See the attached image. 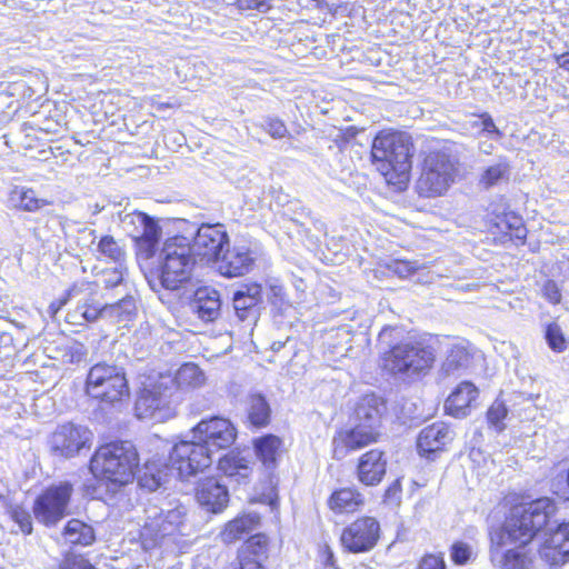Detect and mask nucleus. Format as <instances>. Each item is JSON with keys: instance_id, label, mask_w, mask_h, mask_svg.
<instances>
[{"instance_id": "1", "label": "nucleus", "mask_w": 569, "mask_h": 569, "mask_svg": "<svg viewBox=\"0 0 569 569\" xmlns=\"http://www.w3.org/2000/svg\"><path fill=\"white\" fill-rule=\"evenodd\" d=\"M557 510L555 501L547 497L512 507L503 523L500 543L523 547L543 531L540 558L551 567L563 566L569 560V523L558 522Z\"/></svg>"}, {"instance_id": "2", "label": "nucleus", "mask_w": 569, "mask_h": 569, "mask_svg": "<svg viewBox=\"0 0 569 569\" xmlns=\"http://www.w3.org/2000/svg\"><path fill=\"white\" fill-rule=\"evenodd\" d=\"M192 440L180 441L170 451L173 470L180 477H193L212 463V455L229 448L236 440L237 430L222 417L202 419L191 430Z\"/></svg>"}, {"instance_id": "3", "label": "nucleus", "mask_w": 569, "mask_h": 569, "mask_svg": "<svg viewBox=\"0 0 569 569\" xmlns=\"http://www.w3.org/2000/svg\"><path fill=\"white\" fill-rule=\"evenodd\" d=\"M180 396L176 395V383L171 375L148 377L134 403L136 416L140 420L164 422L177 415Z\"/></svg>"}, {"instance_id": "4", "label": "nucleus", "mask_w": 569, "mask_h": 569, "mask_svg": "<svg viewBox=\"0 0 569 569\" xmlns=\"http://www.w3.org/2000/svg\"><path fill=\"white\" fill-rule=\"evenodd\" d=\"M412 156L413 143L407 132L382 130L372 141L371 160L383 177L391 172L398 177L409 174Z\"/></svg>"}, {"instance_id": "5", "label": "nucleus", "mask_w": 569, "mask_h": 569, "mask_svg": "<svg viewBox=\"0 0 569 569\" xmlns=\"http://www.w3.org/2000/svg\"><path fill=\"white\" fill-rule=\"evenodd\" d=\"M139 466V456L130 441L101 446L91 459V469L99 471L114 488L131 482Z\"/></svg>"}, {"instance_id": "6", "label": "nucleus", "mask_w": 569, "mask_h": 569, "mask_svg": "<svg viewBox=\"0 0 569 569\" xmlns=\"http://www.w3.org/2000/svg\"><path fill=\"white\" fill-rule=\"evenodd\" d=\"M435 351L421 342H402L393 346L383 357V367L401 379H415L427 373L435 362Z\"/></svg>"}, {"instance_id": "7", "label": "nucleus", "mask_w": 569, "mask_h": 569, "mask_svg": "<svg viewBox=\"0 0 569 569\" xmlns=\"http://www.w3.org/2000/svg\"><path fill=\"white\" fill-rule=\"evenodd\" d=\"M86 391L90 397L104 402L120 401L129 396L124 370L107 362L96 363L88 372Z\"/></svg>"}, {"instance_id": "8", "label": "nucleus", "mask_w": 569, "mask_h": 569, "mask_svg": "<svg viewBox=\"0 0 569 569\" xmlns=\"http://www.w3.org/2000/svg\"><path fill=\"white\" fill-rule=\"evenodd\" d=\"M146 512L147 520L141 530V543L146 550L161 547L167 540H171L179 531L186 515L182 507L164 511L152 506Z\"/></svg>"}, {"instance_id": "9", "label": "nucleus", "mask_w": 569, "mask_h": 569, "mask_svg": "<svg viewBox=\"0 0 569 569\" xmlns=\"http://www.w3.org/2000/svg\"><path fill=\"white\" fill-rule=\"evenodd\" d=\"M121 226L134 241L138 261H148L154 257L162 234L154 218L143 212L126 213L121 218Z\"/></svg>"}, {"instance_id": "10", "label": "nucleus", "mask_w": 569, "mask_h": 569, "mask_svg": "<svg viewBox=\"0 0 569 569\" xmlns=\"http://www.w3.org/2000/svg\"><path fill=\"white\" fill-rule=\"evenodd\" d=\"M73 492L68 481L51 485L33 502V515L38 522L54 527L67 516V509Z\"/></svg>"}, {"instance_id": "11", "label": "nucleus", "mask_w": 569, "mask_h": 569, "mask_svg": "<svg viewBox=\"0 0 569 569\" xmlns=\"http://www.w3.org/2000/svg\"><path fill=\"white\" fill-rule=\"evenodd\" d=\"M93 292L92 283L81 281L76 282L66 293V297L53 301L50 305V310L52 313H57L68 301L76 299L77 307L74 311L71 313V317L79 325L83 322H92L96 321L99 316L108 312V305L106 303L101 307L98 303L89 302L87 297L91 296Z\"/></svg>"}, {"instance_id": "12", "label": "nucleus", "mask_w": 569, "mask_h": 569, "mask_svg": "<svg viewBox=\"0 0 569 569\" xmlns=\"http://www.w3.org/2000/svg\"><path fill=\"white\" fill-rule=\"evenodd\" d=\"M92 432L82 425L72 422L57 427L50 438V448L56 456L72 458L92 445Z\"/></svg>"}, {"instance_id": "13", "label": "nucleus", "mask_w": 569, "mask_h": 569, "mask_svg": "<svg viewBox=\"0 0 569 569\" xmlns=\"http://www.w3.org/2000/svg\"><path fill=\"white\" fill-rule=\"evenodd\" d=\"M380 538L379 521L369 516L360 517L348 525L341 533L342 547L352 553L372 550Z\"/></svg>"}, {"instance_id": "14", "label": "nucleus", "mask_w": 569, "mask_h": 569, "mask_svg": "<svg viewBox=\"0 0 569 569\" xmlns=\"http://www.w3.org/2000/svg\"><path fill=\"white\" fill-rule=\"evenodd\" d=\"M229 237L221 224H202L192 238L191 247L196 257L217 260L228 247Z\"/></svg>"}, {"instance_id": "15", "label": "nucleus", "mask_w": 569, "mask_h": 569, "mask_svg": "<svg viewBox=\"0 0 569 569\" xmlns=\"http://www.w3.org/2000/svg\"><path fill=\"white\" fill-rule=\"evenodd\" d=\"M262 287L259 283L241 286L233 292L232 306L239 321L254 325L262 309Z\"/></svg>"}, {"instance_id": "16", "label": "nucleus", "mask_w": 569, "mask_h": 569, "mask_svg": "<svg viewBox=\"0 0 569 569\" xmlns=\"http://www.w3.org/2000/svg\"><path fill=\"white\" fill-rule=\"evenodd\" d=\"M256 253L246 246H229L216 260L219 273L226 278L241 277L250 272L254 266Z\"/></svg>"}, {"instance_id": "17", "label": "nucleus", "mask_w": 569, "mask_h": 569, "mask_svg": "<svg viewBox=\"0 0 569 569\" xmlns=\"http://www.w3.org/2000/svg\"><path fill=\"white\" fill-rule=\"evenodd\" d=\"M453 440V431L445 422H435L425 427L418 436L417 448L420 456H431L445 449Z\"/></svg>"}, {"instance_id": "18", "label": "nucleus", "mask_w": 569, "mask_h": 569, "mask_svg": "<svg viewBox=\"0 0 569 569\" xmlns=\"http://www.w3.org/2000/svg\"><path fill=\"white\" fill-rule=\"evenodd\" d=\"M196 497L200 506L212 513L221 512L229 502L227 485L212 477L198 485Z\"/></svg>"}, {"instance_id": "19", "label": "nucleus", "mask_w": 569, "mask_h": 569, "mask_svg": "<svg viewBox=\"0 0 569 569\" xmlns=\"http://www.w3.org/2000/svg\"><path fill=\"white\" fill-rule=\"evenodd\" d=\"M221 298L211 287L198 288L189 303L191 312L206 323L216 321L221 313Z\"/></svg>"}, {"instance_id": "20", "label": "nucleus", "mask_w": 569, "mask_h": 569, "mask_svg": "<svg viewBox=\"0 0 569 569\" xmlns=\"http://www.w3.org/2000/svg\"><path fill=\"white\" fill-rule=\"evenodd\" d=\"M459 161L447 150H432L425 154L421 163V177L453 178L458 173Z\"/></svg>"}, {"instance_id": "21", "label": "nucleus", "mask_w": 569, "mask_h": 569, "mask_svg": "<svg viewBox=\"0 0 569 569\" xmlns=\"http://www.w3.org/2000/svg\"><path fill=\"white\" fill-rule=\"evenodd\" d=\"M387 470V459L381 450L373 449L363 453L357 465V479L365 486L379 485Z\"/></svg>"}, {"instance_id": "22", "label": "nucleus", "mask_w": 569, "mask_h": 569, "mask_svg": "<svg viewBox=\"0 0 569 569\" xmlns=\"http://www.w3.org/2000/svg\"><path fill=\"white\" fill-rule=\"evenodd\" d=\"M196 263L158 258L157 276L167 290H178L191 278Z\"/></svg>"}, {"instance_id": "23", "label": "nucleus", "mask_w": 569, "mask_h": 569, "mask_svg": "<svg viewBox=\"0 0 569 569\" xmlns=\"http://www.w3.org/2000/svg\"><path fill=\"white\" fill-rule=\"evenodd\" d=\"M377 438V431L356 423L353 428L340 432L339 436L333 439L335 456L343 458L349 450H359L376 442Z\"/></svg>"}, {"instance_id": "24", "label": "nucleus", "mask_w": 569, "mask_h": 569, "mask_svg": "<svg viewBox=\"0 0 569 569\" xmlns=\"http://www.w3.org/2000/svg\"><path fill=\"white\" fill-rule=\"evenodd\" d=\"M385 409V402L380 397L373 393L366 395L355 407L353 420L360 426L377 431Z\"/></svg>"}, {"instance_id": "25", "label": "nucleus", "mask_w": 569, "mask_h": 569, "mask_svg": "<svg viewBox=\"0 0 569 569\" xmlns=\"http://www.w3.org/2000/svg\"><path fill=\"white\" fill-rule=\"evenodd\" d=\"M168 463H164L162 468H158L156 462H147L144 465L142 473L138 477V483L141 488L148 491H156L161 486L169 481L170 477L188 481L190 477H180L177 473V469L173 470L172 461L168 458Z\"/></svg>"}, {"instance_id": "26", "label": "nucleus", "mask_w": 569, "mask_h": 569, "mask_svg": "<svg viewBox=\"0 0 569 569\" xmlns=\"http://www.w3.org/2000/svg\"><path fill=\"white\" fill-rule=\"evenodd\" d=\"M219 470L230 483H247L252 473L251 461L239 452H230L219 459Z\"/></svg>"}, {"instance_id": "27", "label": "nucleus", "mask_w": 569, "mask_h": 569, "mask_svg": "<svg viewBox=\"0 0 569 569\" xmlns=\"http://www.w3.org/2000/svg\"><path fill=\"white\" fill-rule=\"evenodd\" d=\"M477 397L478 389L471 382H461L447 398L446 412L456 418L465 417Z\"/></svg>"}, {"instance_id": "28", "label": "nucleus", "mask_w": 569, "mask_h": 569, "mask_svg": "<svg viewBox=\"0 0 569 569\" xmlns=\"http://www.w3.org/2000/svg\"><path fill=\"white\" fill-rule=\"evenodd\" d=\"M158 258L196 263L197 257L188 237L174 236L164 241Z\"/></svg>"}, {"instance_id": "29", "label": "nucleus", "mask_w": 569, "mask_h": 569, "mask_svg": "<svg viewBox=\"0 0 569 569\" xmlns=\"http://www.w3.org/2000/svg\"><path fill=\"white\" fill-rule=\"evenodd\" d=\"M363 505L365 498L356 488L335 490L328 500L329 508L336 513H352Z\"/></svg>"}, {"instance_id": "30", "label": "nucleus", "mask_w": 569, "mask_h": 569, "mask_svg": "<svg viewBox=\"0 0 569 569\" xmlns=\"http://www.w3.org/2000/svg\"><path fill=\"white\" fill-rule=\"evenodd\" d=\"M489 209L496 217L495 224L498 229L502 232L509 233L512 238L519 240L526 239L527 229L519 214L512 211H507L506 207H503L502 210H499L498 208H495L493 204H490Z\"/></svg>"}, {"instance_id": "31", "label": "nucleus", "mask_w": 569, "mask_h": 569, "mask_svg": "<svg viewBox=\"0 0 569 569\" xmlns=\"http://www.w3.org/2000/svg\"><path fill=\"white\" fill-rule=\"evenodd\" d=\"M66 543L72 546H90L96 540V531L93 527L80 519H70L62 531Z\"/></svg>"}, {"instance_id": "32", "label": "nucleus", "mask_w": 569, "mask_h": 569, "mask_svg": "<svg viewBox=\"0 0 569 569\" xmlns=\"http://www.w3.org/2000/svg\"><path fill=\"white\" fill-rule=\"evenodd\" d=\"M246 411L248 420L254 427H266L270 422L271 408L262 393H250L247 397Z\"/></svg>"}, {"instance_id": "33", "label": "nucleus", "mask_w": 569, "mask_h": 569, "mask_svg": "<svg viewBox=\"0 0 569 569\" xmlns=\"http://www.w3.org/2000/svg\"><path fill=\"white\" fill-rule=\"evenodd\" d=\"M256 525V516L244 515L238 517L226 525L223 531L220 533L221 540L228 545L234 543L250 535Z\"/></svg>"}, {"instance_id": "34", "label": "nucleus", "mask_w": 569, "mask_h": 569, "mask_svg": "<svg viewBox=\"0 0 569 569\" xmlns=\"http://www.w3.org/2000/svg\"><path fill=\"white\" fill-rule=\"evenodd\" d=\"M254 451L267 469H273L277 465L282 440L274 435H266L254 440Z\"/></svg>"}, {"instance_id": "35", "label": "nucleus", "mask_w": 569, "mask_h": 569, "mask_svg": "<svg viewBox=\"0 0 569 569\" xmlns=\"http://www.w3.org/2000/svg\"><path fill=\"white\" fill-rule=\"evenodd\" d=\"M352 335L347 326L339 327L329 332L327 347L335 357H348L352 351Z\"/></svg>"}, {"instance_id": "36", "label": "nucleus", "mask_w": 569, "mask_h": 569, "mask_svg": "<svg viewBox=\"0 0 569 569\" xmlns=\"http://www.w3.org/2000/svg\"><path fill=\"white\" fill-rule=\"evenodd\" d=\"M176 383V395H179V389L182 388H197L204 383L206 377L203 371L194 363H184L172 377Z\"/></svg>"}, {"instance_id": "37", "label": "nucleus", "mask_w": 569, "mask_h": 569, "mask_svg": "<svg viewBox=\"0 0 569 569\" xmlns=\"http://www.w3.org/2000/svg\"><path fill=\"white\" fill-rule=\"evenodd\" d=\"M492 561L497 562L501 569H526L530 563V558L526 551L515 548L501 555L493 552Z\"/></svg>"}, {"instance_id": "38", "label": "nucleus", "mask_w": 569, "mask_h": 569, "mask_svg": "<svg viewBox=\"0 0 569 569\" xmlns=\"http://www.w3.org/2000/svg\"><path fill=\"white\" fill-rule=\"evenodd\" d=\"M470 361V352L463 345H453L442 363V371L447 375H453L456 371L466 368Z\"/></svg>"}, {"instance_id": "39", "label": "nucleus", "mask_w": 569, "mask_h": 569, "mask_svg": "<svg viewBox=\"0 0 569 569\" xmlns=\"http://www.w3.org/2000/svg\"><path fill=\"white\" fill-rule=\"evenodd\" d=\"M268 540L263 535L251 536L242 550L240 559H257L262 565V560L267 558Z\"/></svg>"}, {"instance_id": "40", "label": "nucleus", "mask_w": 569, "mask_h": 569, "mask_svg": "<svg viewBox=\"0 0 569 569\" xmlns=\"http://www.w3.org/2000/svg\"><path fill=\"white\" fill-rule=\"evenodd\" d=\"M545 339L548 347L555 352H563L567 349V341L560 326L551 322L546 326Z\"/></svg>"}, {"instance_id": "41", "label": "nucleus", "mask_w": 569, "mask_h": 569, "mask_svg": "<svg viewBox=\"0 0 569 569\" xmlns=\"http://www.w3.org/2000/svg\"><path fill=\"white\" fill-rule=\"evenodd\" d=\"M416 190L420 197L441 196L449 187V180H416Z\"/></svg>"}, {"instance_id": "42", "label": "nucleus", "mask_w": 569, "mask_h": 569, "mask_svg": "<svg viewBox=\"0 0 569 569\" xmlns=\"http://www.w3.org/2000/svg\"><path fill=\"white\" fill-rule=\"evenodd\" d=\"M507 415L508 409L506 405L502 401L496 400L487 411V421L497 432H501L506 428L503 420Z\"/></svg>"}, {"instance_id": "43", "label": "nucleus", "mask_w": 569, "mask_h": 569, "mask_svg": "<svg viewBox=\"0 0 569 569\" xmlns=\"http://www.w3.org/2000/svg\"><path fill=\"white\" fill-rule=\"evenodd\" d=\"M98 251L114 262H120L124 251L111 236H103L98 243Z\"/></svg>"}, {"instance_id": "44", "label": "nucleus", "mask_w": 569, "mask_h": 569, "mask_svg": "<svg viewBox=\"0 0 569 569\" xmlns=\"http://www.w3.org/2000/svg\"><path fill=\"white\" fill-rule=\"evenodd\" d=\"M479 120V122H475V126L481 128L480 134L495 141H500L505 137L503 132L496 126L492 117L488 112L480 113Z\"/></svg>"}, {"instance_id": "45", "label": "nucleus", "mask_w": 569, "mask_h": 569, "mask_svg": "<svg viewBox=\"0 0 569 569\" xmlns=\"http://www.w3.org/2000/svg\"><path fill=\"white\" fill-rule=\"evenodd\" d=\"M108 312L120 318H128L136 311V300L129 295H124L116 302L107 303Z\"/></svg>"}, {"instance_id": "46", "label": "nucleus", "mask_w": 569, "mask_h": 569, "mask_svg": "<svg viewBox=\"0 0 569 569\" xmlns=\"http://www.w3.org/2000/svg\"><path fill=\"white\" fill-rule=\"evenodd\" d=\"M9 515L24 535L32 532V517L28 510L20 506H13L10 508Z\"/></svg>"}, {"instance_id": "47", "label": "nucleus", "mask_w": 569, "mask_h": 569, "mask_svg": "<svg viewBox=\"0 0 569 569\" xmlns=\"http://www.w3.org/2000/svg\"><path fill=\"white\" fill-rule=\"evenodd\" d=\"M421 266L418 261L395 260L389 264V269L400 278H409L419 271Z\"/></svg>"}, {"instance_id": "48", "label": "nucleus", "mask_w": 569, "mask_h": 569, "mask_svg": "<svg viewBox=\"0 0 569 569\" xmlns=\"http://www.w3.org/2000/svg\"><path fill=\"white\" fill-rule=\"evenodd\" d=\"M471 547L463 541H456L450 548V558L458 566L466 565L471 559Z\"/></svg>"}, {"instance_id": "49", "label": "nucleus", "mask_w": 569, "mask_h": 569, "mask_svg": "<svg viewBox=\"0 0 569 569\" xmlns=\"http://www.w3.org/2000/svg\"><path fill=\"white\" fill-rule=\"evenodd\" d=\"M261 127L273 138L281 139L288 134L287 126L282 120L276 117H266Z\"/></svg>"}, {"instance_id": "50", "label": "nucleus", "mask_w": 569, "mask_h": 569, "mask_svg": "<svg viewBox=\"0 0 569 569\" xmlns=\"http://www.w3.org/2000/svg\"><path fill=\"white\" fill-rule=\"evenodd\" d=\"M510 174V166L505 159H499L495 164L489 166L482 178H506Z\"/></svg>"}, {"instance_id": "51", "label": "nucleus", "mask_w": 569, "mask_h": 569, "mask_svg": "<svg viewBox=\"0 0 569 569\" xmlns=\"http://www.w3.org/2000/svg\"><path fill=\"white\" fill-rule=\"evenodd\" d=\"M26 192V199H23L22 208L21 210L24 211H37L41 209L42 207L49 204V201L46 199L37 198L36 192L31 189H24Z\"/></svg>"}, {"instance_id": "52", "label": "nucleus", "mask_w": 569, "mask_h": 569, "mask_svg": "<svg viewBox=\"0 0 569 569\" xmlns=\"http://www.w3.org/2000/svg\"><path fill=\"white\" fill-rule=\"evenodd\" d=\"M60 569H94L82 556L69 555L60 563Z\"/></svg>"}, {"instance_id": "53", "label": "nucleus", "mask_w": 569, "mask_h": 569, "mask_svg": "<svg viewBox=\"0 0 569 569\" xmlns=\"http://www.w3.org/2000/svg\"><path fill=\"white\" fill-rule=\"evenodd\" d=\"M542 296L552 305H558L561 301V290L555 280H547L542 286Z\"/></svg>"}, {"instance_id": "54", "label": "nucleus", "mask_w": 569, "mask_h": 569, "mask_svg": "<svg viewBox=\"0 0 569 569\" xmlns=\"http://www.w3.org/2000/svg\"><path fill=\"white\" fill-rule=\"evenodd\" d=\"M552 489L559 497L569 499V469L567 472L557 475L552 480Z\"/></svg>"}, {"instance_id": "55", "label": "nucleus", "mask_w": 569, "mask_h": 569, "mask_svg": "<svg viewBox=\"0 0 569 569\" xmlns=\"http://www.w3.org/2000/svg\"><path fill=\"white\" fill-rule=\"evenodd\" d=\"M122 281V271L118 268L108 269L102 273V282L106 288H117Z\"/></svg>"}, {"instance_id": "56", "label": "nucleus", "mask_w": 569, "mask_h": 569, "mask_svg": "<svg viewBox=\"0 0 569 569\" xmlns=\"http://www.w3.org/2000/svg\"><path fill=\"white\" fill-rule=\"evenodd\" d=\"M419 569H446V562L442 555H426L419 563Z\"/></svg>"}, {"instance_id": "57", "label": "nucleus", "mask_w": 569, "mask_h": 569, "mask_svg": "<svg viewBox=\"0 0 569 569\" xmlns=\"http://www.w3.org/2000/svg\"><path fill=\"white\" fill-rule=\"evenodd\" d=\"M268 300L271 305L278 306L283 302L284 299V290L283 287L277 283H272L269 286L267 292Z\"/></svg>"}, {"instance_id": "58", "label": "nucleus", "mask_w": 569, "mask_h": 569, "mask_svg": "<svg viewBox=\"0 0 569 569\" xmlns=\"http://www.w3.org/2000/svg\"><path fill=\"white\" fill-rule=\"evenodd\" d=\"M23 199H26L24 189L23 188L19 189L18 187H16L9 193L8 206L10 208L21 209L22 208V203H23Z\"/></svg>"}, {"instance_id": "59", "label": "nucleus", "mask_w": 569, "mask_h": 569, "mask_svg": "<svg viewBox=\"0 0 569 569\" xmlns=\"http://www.w3.org/2000/svg\"><path fill=\"white\" fill-rule=\"evenodd\" d=\"M164 143L169 147H182L186 143V137L180 132H169L164 134Z\"/></svg>"}, {"instance_id": "60", "label": "nucleus", "mask_w": 569, "mask_h": 569, "mask_svg": "<svg viewBox=\"0 0 569 569\" xmlns=\"http://www.w3.org/2000/svg\"><path fill=\"white\" fill-rule=\"evenodd\" d=\"M234 569H264V567L257 559H240L239 567Z\"/></svg>"}, {"instance_id": "61", "label": "nucleus", "mask_w": 569, "mask_h": 569, "mask_svg": "<svg viewBox=\"0 0 569 569\" xmlns=\"http://www.w3.org/2000/svg\"><path fill=\"white\" fill-rule=\"evenodd\" d=\"M409 181L410 180H385L388 187H391L399 192L407 190Z\"/></svg>"}, {"instance_id": "62", "label": "nucleus", "mask_w": 569, "mask_h": 569, "mask_svg": "<svg viewBox=\"0 0 569 569\" xmlns=\"http://www.w3.org/2000/svg\"><path fill=\"white\" fill-rule=\"evenodd\" d=\"M250 8L258 10L260 12H267L270 10L271 6L269 3V0H252Z\"/></svg>"}, {"instance_id": "63", "label": "nucleus", "mask_w": 569, "mask_h": 569, "mask_svg": "<svg viewBox=\"0 0 569 569\" xmlns=\"http://www.w3.org/2000/svg\"><path fill=\"white\" fill-rule=\"evenodd\" d=\"M134 174L139 178H146L148 176H154L150 168L147 167H138L134 169Z\"/></svg>"}, {"instance_id": "64", "label": "nucleus", "mask_w": 569, "mask_h": 569, "mask_svg": "<svg viewBox=\"0 0 569 569\" xmlns=\"http://www.w3.org/2000/svg\"><path fill=\"white\" fill-rule=\"evenodd\" d=\"M558 63L561 68L569 71V53H565L558 58Z\"/></svg>"}]
</instances>
